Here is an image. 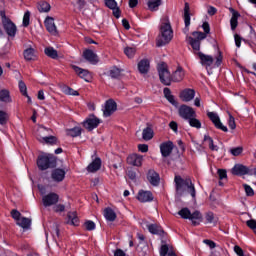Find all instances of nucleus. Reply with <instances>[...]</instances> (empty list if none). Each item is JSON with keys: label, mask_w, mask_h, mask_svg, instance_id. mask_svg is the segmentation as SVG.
<instances>
[{"label": "nucleus", "mask_w": 256, "mask_h": 256, "mask_svg": "<svg viewBox=\"0 0 256 256\" xmlns=\"http://www.w3.org/2000/svg\"><path fill=\"white\" fill-rule=\"evenodd\" d=\"M138 150L141 153H147V151H149V146L147 144H139L138 145Z\"/></svg>", "instance_id": "nucleus-60"}, {"label": "nucleus", "mask_w": 256, "mask_h": 256, "mask_svg": "<svg viewBox=\"0 0 256 256\" xmlns=\"http://www.w3.org/2000/svg\"><path fill=\"white\" fill-rule=\"evenodd\" d=\"M198 57L200 59V63L201 65H203V67H211V65H213V56L211 55H205L203 54V52H198Z\"/></svg>", "instance_id": "nucleus-21"}, {"label": "nucleus", "mask_w": 256, "mask_h": 256, "mask_svg": "<svg viewBox=\"0 0 256 256\" xmlns=\"http://www.w3.org/2000/svg\"><path fill=\"white\" fill-rule=\"evenodd\" d=\"M104 217H105L106 221L113 222L117 219V214L115 213V211L113 209L105 208L104 209Z\"/></svg>", "instance_id": "nucleus-32"}, {"label": "nucleus", "mask_w": 256, "mask_h": 256, "mask_svg": "<svg viewBox=\"0 0 256 256\" xmlns=\"http://www.w3.org/2000/svg\"><path fill=\"white\" fill-rule=\"evenodd\" d=\"M191 8L189 7V4L186 2L184 4V23H185V29L184 31L187 33L189 31V25H191V14H190Z\"/></svg>", "instance_id": "nucleus-18"}, {"label": "nucleus", "mask_w": 256, "mask_h": 256, "mask_svg": "<svg viewBox=\"0 0 256 256\" xmlns=\"http://www.w3.org/2000/svg\"><path fill=\"white\" fill-rule=\"evenodd\" d=\"M105 5L108 9H115L117 7V2L115 0H105Z\"/></svg>", "instance_id": "nucleus-55"}, {"label": "nucleus", "mask_w": 256, "mask_h": 256, "mask_svg": "<svg viewBox=\"0 0 256 256\" xmlns=\"http://www.w3.org/2000/svg\"><path fill=\"white\" fill-rule=\"evenodd\" d=\"M117 111V102L113 99H109L105 103V107L103 109L104 117H111Z\"/></svg>", "instance_id": "nucleus-8"}, {"label": "nucleus", "mask_w": 256, "mask_h": 256, "mask_svg": "<svg viewBox=\"0 0 256 256\" xmlns=\"http://www.w3.org/2000/svg\"><path fill=\"white\" fill-rule=\"evenodd\" d=\"M243 187L248 197H253L255 195V191H253V188H251V186L244 184Z\"/></svg>", "instance_id": "nucleus-52"}, {"label": "nucleus", "mask_w": 256, "mask_h": 256, "mask_svg": "<svg viewBox=\"0 0 256 256\" xmlns=\"http://www.w3.org/2000/svg\"><path fill=\"white\" fill-rule=\"evenodd\" d=\"M66 133L69 137H79V135H81V128L74 127L72 129L66 130Z\"/></svg>", "instance_id": "nucleus-44"}, {"label": "nucleus", "mask_w": 256, "mask_h": 256, "mask_svg": "<svg viewBox=\"0 0 256 256\" xmlns=\"http://www.w3.org/2000/svg\"><path fill=\"white\" fill-rule=\"evenodd\" d=\"M84 227L87 231H93L95 230V222L88 220L84 223Z\"/></svg>", "instance_id": "nucleus-53"}, {"label": "nucleus", "mask_w": 256, "mask_h": 256, "mask_svg": "<svg viewBox=\"0 0 256 256\" xmlns=\"http://www.w3.org/2000/svg\"><path fill=\"white\" fill-rule=\"evenodd\" d=\"M44 53H45V55H47V57H50L51 59H57L59 57L57 50H55V48H53V47L45 48Z\"/></svg>", "instance_id": "nucleus-41"}, {"label": "nucleus", "mask_w": 256, "mask_h": 256, "mask_svg": "<svg viewBox=\"0 0 256 256\" xmlns=\"http://www.w3.org/2000/svg\"><path fill=\"white\" fill-rule=\"evenodd\" d=\"M180 99L185 101L186 103L189 101H193L195 99V90L193 89H185L180 93Z\"/></svg>", "instance_id": "nucleus-25"}, {"label": "nucleus", "mask_w": 256, "mask_h": 256, "mask_svg": "<svg viewBox=\"0 0 256 256\" xmlns=\"http://www.w3.org/2000/svg\"><path fill=\"white\" fill-rule=\"evenodd\" d=\"M51 129H47L43 126L38 128L37 139L40 143H46L47 145H57V137L47 136Z\"/></svg>", "instance_id": "nucleus-4"}, {"label": "nucleus", "mask_w": 256, "mask_h": 256, "mask_svg": "<svg viewBox=\"0 0 256 256\" xmlns=\"http://www.w3.org/2000/svg\"><path fill=\"white\" fill-rule=\"evenodd\" d=\"M138 70L142 75H147V73H149V60H141L138 63Z\"/></svg>", "instance_id": "nucleus-30"}, {"label": "nucleus", "mask_w": 256, "mask_h": 256, "mask_svg": "<svg viewBox=\"0 0 256 256\" xmlns=\"http://www.w3.org/2000/svg\"><path fill=\"white\" fill-rule=\"evenodd\" d=\"M83 57L84 59H86V61L92 63V65L99 63V57L97 56V54H95V52H93V50H84Z\"/></svg>", "instance_id": "nucleus-17"}, {"label": "nucleus", "mask_w": 256, "mask_h": 256, "mask_svg": "<svg viewBox=\"0 0 256 256\" xmlns=\"http://www.w3.org/2000/svg\"><path fill=\"white\" fill-rule=\"evenodd\" d=\"M184 77L185 72L183 71V68L178 67L171 75V81H174V83H179Z\"/></svg>", "instance_id": "nucleus-28"}, {"label": "nucleus", "mask_w": 256, "mask_h": 256, "mask_svg": "<svg viewBox=\"0 0 256 256\" xmlns=\"http://www.w3.org/2000/svg\"><path fill=\"white\" fill-rule=\"evenodd\" d=\"M230 153L234 157H239V155H241V153H243V147L239 146L236 148H232V149H230Z\"/></svg>", "instance_id": "nucleus-50"}, {"label": "nucleus", "mask_w": 256, "mask_h": 256, "mask_svg": "<svg viewBox=\"0 0 256 256\" xmlns=\"http://www.w3.org/2000/svg\"><path fill=\"white\" fill-rule=\"evenodd\" d=\"M246 225L250 228V229H256V220H248L246 222Z\"/></svg>", "instance_id": "nucleus-64"}, {"label": "nucleus", "mask_w": 256, "mask_h": 256, "mask_svg": "<svg viewBox=\"0 0 256 256\" xmlns=\"http://www.w3.org/2000/svg\"><path fill=\"white\" fill-rule=\"evenodd\" d=\"M207 115L210 121H212V123L215 125L216 129H220L221 131H224V133H227V126H224L223 123H221V119L219 118V115L217 113L208 112Z\"/></svg>", "instance_id": "nucleus-9"}, {"label": "nucleus", "mask_w": 256, "mask_h": 256, "mask_svg": "<svg viewBox=\"0 0 256 256\" xmlns=\"http://www.w3.org/2000/svg\"><path fill=\"white\" fill-rule=\"evenodd\" d=\"M127 176H128L129 179H131L132 181H135V179H137V172H135V170H128V171H127Z\"/></svg>", "instance_id": "nucleus-58"}, {"label": "nucleus", "mask_w": 256, "mask_h": 256, "mask_svg": "<svg viewBox=\"0 0 256 256\" xmlns=\"http://www.w3.org/2000/svg\"><path fill=\"white\" fill-rule=\"evenodd\" d=\"M37 8L40 13H49V11H51V4H49V2L40 1Z\"/></svg>", "instance_id": "nucleus-38"}, {"label": "nucleus", "mask_w": 256, "mask_h": 256, "mask_svg": "<svg viewBox=\"0 0 256 256\" xmlns=\"http://www.w3.org/2000/svg\"><path fill=\"white\" fill-rule=\"evenodd\" d=\"M7 124V114L4 111H0V125Z\"/></svg>", "instance_id": "nucleus-57"}, {"label": "nucleus", "mask_w": 256, "mask_h": 256, "mask_svg": "<svg viewBox=\"0 0 256 256\" xmlns=\"http://www.w3.org/2000/svg\"><path fill=\"white\" fill-rule=\"evenodd\" d=\"M178 215L182 217V219H189L191 217V210L189 208H182L179 212Z\"/></svg>", "instance_id": "nucleus-46"}, {"label": "nucleus", "mask_w": 256, "mask_h": 256, "mask_svg": "<svg viewBox=\"0 0 256 256\" xmlns=\"http://www.w3.org/2000/svg\"><path fill=\"white\" fill-rule=\"evenodd\" d=\"M173 149H175V145L172 141H166L160 144V153L162 157H169L171 153H173Z\"/></svg>", "instance_id": "nucleus-11"}, {"label": "nucleus", "mask_w": 256, "mask_h": 256, "mask_svg": "<svg viewBox=\"0 0 256 256\" xmlns=\"http://www.w3.org/2000/svg\"><path fill=\"white\" fill-rule=\"evenodd\" d=\"M67 172H65L64 169L61 168H56L52 171L51 173V178L53 179V181H55L56 183H61V181H63V179H65V175Z\"/></svg>", "instance_id": "nucleus-20"}, {"label": "nucleus", "mask_w": 256, "mask_h": 256, "mask_svg": "<svg viewBox=\"0 0 256 256\" xmlns=\"http://www.w3.org/2000/svg\"><path fill=\"white\" fill-rule=\"evenodd\" d=\"M178 113L182 119L189 121L192 117H197L195 110L187 105L180 106Z\"/></svg>", "instance_id": "nucleus-7"}, {"label": "nucleus", "mask_w": 256, "mask_h": 256, "mask_svg": "<svg viewBox=\"0 0 256 256\" xmlns=\"http://www.w3.org/2000/svg\"><path fill=\"white\" fill-rule=\"evenodd\" d=\"M232 175H238V176L251 175V171L249 170V168H247L246 166H243L242 164H236L232 168Z\"/></svg>", "instance_id": "nucleus-19"}, {"label": "nucleus", "mask_w": 256, "mask_h": 256, "mask_svg": "<svg viewBox=\"0 0 256 256\" xmlns=\"http://www.w3.org/2000/svg\"><path fill=\"white\" fill-rule=\"evenodd\" d=\"M128 165H133V167H141L143 165V156L139 154H131L127 157Z\"/></svg>", "instance_id": "nucleus-14"}, {"label": "nucleus", "mask_w": 256, "mask_h": 256, "mask_svg": "<svg viewBox=\"0 0 256 256\" xmlns=\"http://www.w3.org/2000/svg\"><path fill=\"white\" fill-rule=\"evenodd\" d=\"M72 69L81 79H84V81H89V79H91V73L89 70L79 68V66H72Z\"/></svg>", "instance_id": "nucleus-23"}, {"label": "nucleus", "mask_w": 256, "mask_h": 256, "mask_svg": "<svg viewBox=\"0 0 256 256\" xmlns=\"http://www.w3.org/2000/svg\"><path fill=\"white\" fill-rule=\"evenodd\" d=\"M192 36L188 37V43L194 51H199L201 49V41L207 39V35L203 32L195 31L192 33Z\"/></svg>", "instance_id": "nucleus-6"}, {"label": "nucleus", "mask_w": 256, "mask_h": 256, "mask_svg": "<svg viewBox=\"0 0 256 256\" xmlns=\"http://www.w3.org/2000/svg\"><path fill=\"white\" fill-rule=\"evenodd\" d=\"M17 225H19V227H22V229H29V227H31V219L30 218L21 217L17 221Z\"/></svg>", "instance_id": "nucleus-40"}, {"label": "nucleus", "mask_w": 256, "mask_h": 256, "mask_svg": "<svg viewBox=\"0 0 256 256\" xmlns=\"http://www.w3.org/2000/svg\"><path fill=\"white\" fill-rule=\"evenodd\" d=\"M153 128L151 127H146L143 129L142 132V139H144V141H151V139H153Z\"/></svg>", "instance_id": "nucleus-36"}, {"label": "nucleus", "mask_w": 256, "mask_h": 256, "mask_svg": "<svg viewBox=\"0 0 256 256\" xmlns=\"http://www.w3.org/2000/svg\"><path fill=\"white\" fill-rule=\"evenodd\" d=\"M205 219L207 223H213L214 225L217 223V218H215V214L213 212H207L205 214Z\"/></svg>", "instance_id": "nucleus-47"}, {"label": "nucleus", "mask_w": 256, "mask_h": 256, "mask_svg": "<svg viewBox=\"0 0 256 256\" xmlns=\"http://www.w3.org/2000/svg\"><path fill=\"white\" fill-rule=\"evenodd\" d=\"M174 183L176 185V193L180 197L185 194V189H187L188 193H190L191 197L195 199L196 197V191H195V185H193V182L191 179L184 180L181 178V176H175Z\"/></svg>", "instance_id": "nucleus-1"}, {"label": "nucleus", "mask_w": 256, "mask_h": 256, "mask_svg": "<svg viewBox=\"0 0 256 256\" xmlns=\"http://www.w3.org/2000/svg\"><path fill=\"white\" fill-rule=\"evenodd\" d=\"M148 231L149 233H152V235H163V233H165L163 228H161V226H157V224L148 225Z\"/></svg>", "instance_id": "nucleus-34"}, {"label": "nucleus", "mask_w": 256, "mask_h": 256, "mask_svg": "<svg viewBox=\"0 0 256 256\" xmlns=\"http://www.w3.org/2000/svg\"><path fill=\"white\" fill-rule=\"evenodd\" d=\"M64 93H65V95H73L74 97L79 95V92H77L76 90H73L70 87L64 88Z\"/></svg>", "instance_id": "nucleus-54"}, {"label": "nucleus", "mask_w": 256, "mask_h": 256, "mask_svg": "<svg viewBox=\"0 0 256 256\" xmlns=\"http://www.w3.org/2000/svg\"><path fill=\"white\" fill-rule=\"evenodd\" d=\"M0 101L2 103H11L13 100L11 99V94L9 90L7 89H2L0 91Z\"/></svg>", "instance_id": "nucleus-33"}, {"label": "nucleus", "mask_w": 256, "mask_h": 256, "mask_svg": "<svg viewBox=\"0 0 256 256\" xmlns=\"http://www.w3.org/2000/svg\"><path fill=\"white\" fill-rule=\"evenodd\" d=\"M68 225H74L77 226L79 225V218L77 217V212H69L68 215Z\"/></svg>", "instance_id": "nucleus-37"}, {"label": "nucleus", "mask_w": 256, "mask_h": 256, "mask_svg": "<svg viewBox=\"0 0 256 256\" xmlns=\"http://www.w3.org/2000/svg\"><path fill=\"white\" fill-rule=\"evenodd\" d=\"M204 141L208 143V147L211 149V151H219V147L213 144V138H211L209 135L204 136Z\"/></svg>", "instance_id": "nucleus-43"}, {"label": "nucleus", "mask_w": 256, "mask_h": 256, "mask_svg": "<svg viewBox=\"0 0 256 256\" xmlns=\"http://www.w3.org/2000/svg\"><path fill=\"white\" fill-rule=\"evenodd\" d=\"M137 199L140 203H149V201H153V193L151 191L141 190L138 193Z\"/></svg>", "instance_id": "nucleus-22"}, {"label": "nucleus", "mask_w": 256, "mask_h": 256, "mask_svg": "<svg viewBox=\"0 0 256 256\" xmlns=\"http://www.w3.org/2000/svg\"><path fill=\"white\" fill-rule=\"evenodd\" d=\"M55 156L52 154H46L43 156L38 157L37 160V166L40 171H46V169H49L51 167H55Z\"/></svg>", "instance_id": "nucleus-5"}, {"label": "nucleus", "mask_w": 256, "mask_h": 256, "mask_svg": "<svg viewBox=\"0 0 256 256\" xmlns=\"http://www.w3.org/2000/svg\"><path fill=\"white\" fill-rule=\"evenodd\" d=\"M173 39V28L171 27V23L164 22L160 26V34L157 38L156 45L157 47H163L168 43H171Z\"/></svg>", "instance_id": "nucleus-2"}, {"label": "nucleus", "mask_w": 256, "mask_h": 256, "mask_svg": "<svg viewBox=\"0 0 256 256\" xmlns=\"http://www.w3.org/2000/svg\"><path fill=\"white\" fill-rule=\"evenodd\" d=\"M229 11L232 13V17L230 19L231 29L232 31H235V29H237V25H239L238 19L241 17V14L233 8H229Z\"/></svg>", "instance_id": "nucleus-24"}, {"label": "nucleus", "mask_w": 256, "mask_h": 256, "mask_svg": "<svg viewBox=\"0 0 256 256\" xmlns=\"http://www.w3.org/2000/svg\"><path fill=\"white\" fill-rule=\"evenodd\" d=\"M234 252L236 253V255H239V256H244V252H243V248L240 247V246H234Z\"/></svg>", "instance_id": "nucleus-63"}, {"label": "nucleus", "mask_w": 256, "mask_h": 256, "mask_svg": "<svg viewBox=\"0 0 256 256\" xmlns=\"http://www.w3.org/2000/svg\"><path fill=\"white\" fill-rule=\"evenodd\" d=\"M54 211L56 213H63V211H65V205L58 204V205L54 206Z\"/></svg>", "instance_id": "nucleus-61"}, {"label": "nucleus", "mask_w": 256, "mask_h": 256, "mask_svg": "<svg viewBox=\"0 0 256 256\" xmlns=\"http://www.w3.org/2000/svg\"><path fill=\"white\" fill-rule=\"evenodd\" d=\"M99 123H101V120L95 115H91L84 122V127L85 129H88V131H93V129H97V127H99Z\"/></svg>", "instance_id": "nucleus-13"}, {"label": "nucleus", "mask_w": 256, "mask_h": 256, "mask_svg": "<svg viewBox=\"0 0 256 256\" xmlns=\"http://www.w3.org/2000/svg\"><path fill=\"white\" fill-rule=\"evenodd\" d=\"M188 219L192 221V225L197 226L199 223H201V221H203V215L199 210H196L193 213L190 212Z\"/></svg>", "instance_id": "nucleus-27"}, {"label": "nucleus", "mask_w": 256, "mask_h": 256, "mask_svg": "<svg viewBox=\"0 0 256 256\" xmlns=\"http://www.w3.org/2000/svg\"><path fill=\"white\" fill-rule=\"evenodd\" d=\"M19 90L22 93V95H24V97H28V95H27V85L25 84V82H23V80L19 81Z\"/></svg>", "instance_id": "nucleus-49"}, {"label": "nucleus", "mask_w": 256, "mask_h": 256, "mask_svg": "<svg viewBox=\"0 0 256 256\" xmlns=\"http://www.w3.org/2000/svg\"><path fill=\"white\" fill-rule=\"evenodd\" d=\"M101 158L99 157H96L92 163H90L88 166H87V171L89 173H96V171H99V169H101Z\"/></svg>", "instance_id": "nucleus-26"}, {"label": "nucleus", "mask_w": 256, "mask_h": 256, "mask_svg": "<svg viewBox=\"0 0 256 256\" xmlns=\"http://www.w3.org/2000/svg\"><path fill=\"white\" fill-rule=\"evenodd\" d=\"M124 53L129 59H133V57H135L136 50L133 47H127L124 49Z\"/></svg>", "instance_id": "nucleus-48"}, {"label": "nucleus", "mask_w": 256, "mask_h": 256, "mask_svg": "<svg viewBox=\"0 0 256 256\" xmlns=\"http://www.w3.org/2000/svg\"><path fill=\"white\" fill-rule=\"evenodd\" d=\"M157 71L160 82L166 86L171 85V72H169V66L167 65V63L162 62L158 64Z\"/></svg>", "instance_id": "nucleus-3"}, {"label": "nucleus", "mask_w": 256, "mask_h": 256, "mask_svg": "<svg viewBox=\"0 0 256 256\" xmlns=\"http://www.w3.org/2000/svg\"><path fill=\"white\" fill-rule=\"evenodd\" d=\"M202 29L204 31V35H209V33H211V27L209 26V22H204L202 24Z\"/></svg>", "instance_id": "nucleus-56"}, {"label": "nucleus", "mask_w": 256, "mask_h": 256, "mask_svg": "<svg viewBox=\"0 0 256 256\" xmlns=\"http://www.w3.org/2000/svg\"><path fill=\"white\" fill-rule=\"evenodd\" d=\"M11 215L17 222L19 221V219H21V212H19L18 210H12Z\"/></svg>", "instance_id": "nucleus-59"}, {"label": "nucleus", "mask_w": 256, "mask_h": 256, "mask_svg": "<svg viewBox=\"0 0 256 256\" xmlns=\"http://www.w3.org/2000/svg\"><path fill=\"white\" fill-rule=\"evenodd\" d=\"M31 18V12L26 11L23 17V27H29V19Z\"/></svg>", "instance_id": "nucleus-51"}, {"label": "nucleus", "mask_w": 256, "mask_h": 256, "mask_svg": "<svg viewBox=\"0 0 256 256\" xmlns=\"http://www.w3.org/2000/svg\"><path fill=\"white\" fill-rule=\"evenodd\" d=\"M122 73H123V70L116 66H113L108 71V75H109V77H111V79H121Z\"/></svg>", "instance_id": "nucleus-31"}, {"label": "nucleus", "mask_w": 256, "mask_h": 256, "mask_svg": "<svg viewBox=\"0 0 256 256\" xmlns=\"http://www.w3.org/2000/svg\"><path fill=\"white\" fill-rule=\"evenodd\" d=\"M218 175L220 180L227 179V171H225L224 169H219Z\"/></svg>", "instance_id": "nucleus-62"}, {"label": "nucleus", "mask_w": 256, "mask_h": 256, "mask_svg": "<svg viewBox=\"0 0 256 256\" xmlns=\"http://www.w3.org/2000/svg\"><path fill=\"white\" fill-rule=\"evenodd\" d=\"M24 59L26 61H35V49L27 48L24 50Z\"/></svg>", "instance_id": "nucleus-39"}, {"label": "nucleus", "mask_w": 256, "mask_h": 256, "mask_svg": "<svg viewBox=\"0 0 256 256\" xmlns=\"http://www.w3.org/2000/svg\"><path fill=\"white\" fill-rule=\"evenodd\" d=\"M171 251H173V246H170L169 244H162L160 247V256H167Z\"/></svg>", "instance_id": "nucleus-42"}, {"label": "nucleus", "mask_w": 256, "mask_h": 256, "mask_svg": "<svg viewBox=\"0 0 256 256\" xmlns=\"http://www.w3.org/2000/svg\"><path fill=\"white\" fill-rule=\"evenodd\" d=\"M163 4V0H147V8L149 11H159V7Z\"/></svg>", "instance_id": "nucleus-29"}, {"label": "nucleus", "mask_w": 256, "mask_h": 256, "mask_svg": "<svg viewBox=\"0 0 256 256\" xmlns=\"http://www.w3.org/2000/svg\"><path fill=\"white\" fill-rule=\"evenodd\" d=\"M147 180L154 187H157L161 181V177H159V173H157L155 170L151 169L147 173Z\"/></svg>", "instance_id": "nucleus-16"}, {"label": "nucleus", "mask_w": 256, "mask_h": 256, "mask_svg": "<svg viewBox=\"0 0 256 256\" xmlns=\"http://www.w3.org/2000/svg\"><path fill=\"white\" fill-rule=\"evenodd\" d=\"M163 93H164V97L167 99V101H169V103H171V105H174L175 107H177V101H175V96H173V94H171V89L164 88Z\"/></svg>", "instance_id": "nucleus-35"}, {"label": "nucleus", "mask_w": 256, "mask_h": 256, "mask_svg": "<svg viewBox=\"0 0 256 256\" xmlns=\"http://www.w3.org/2000/svg\"><path fill=\"white\" fill-rule=\"evenodd\" d=\"M3 27L9 37H15L17 34V26H15V24L7 18L3 19Z\"/></svg>", "instance_id": "nucleus-12"}, {"label": "nucleus", "mask_w": 256, "mask_h": 256, "mask_svg": "<svg viewBox=\"0 0 256 256\" xmlns=\"http://www.w3.org/2000/svg\"><path fill=\"white\" fill-rule=\"evenodd\" d=\"M188 123L190 127H194L195 129H201V121H199V119L195 117L189 118Z\"/></svg>", "instance_id": "nucleus-45"}, {"label": "nucleus", "mask_w": 256, "mask_h": 256, "mask_svg": "<svg viewBox=\"0 0 256 256\" xmlns=\"http://www.w3.org/2000/svg\"><path fill=\"white\" fill-rule=\"evenodd\" d=\"M42 203L44 207H51L52 205H57V203H59V195L57 193H49L43 196Z\"/></svg>", "instance_id": "nucleus-10"}, {"label": "nucleus", "mask_w": 256, "mask_h": 256, "mask_svg": "<svg viewBox=\"0 0 256 256\" xmlns=\"http://www.w3.org/2000/svg\"><path fill=\"white\" fill-rule=\"evenodd\" d=\"M44 25L51 35H57V26L55 25V18L48 16L44 21Z\"/></svg>", "instance_id": "nucleus-15"}]
</instances>
